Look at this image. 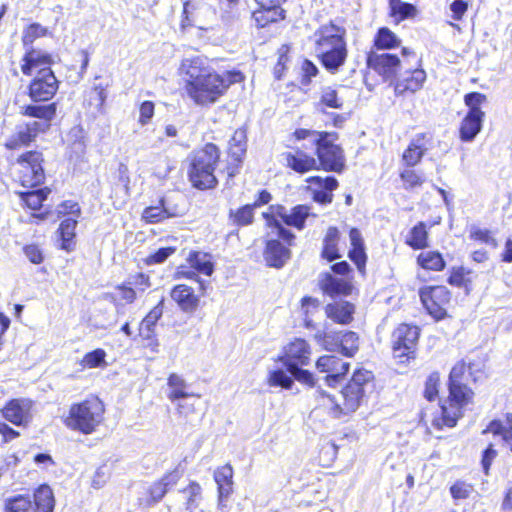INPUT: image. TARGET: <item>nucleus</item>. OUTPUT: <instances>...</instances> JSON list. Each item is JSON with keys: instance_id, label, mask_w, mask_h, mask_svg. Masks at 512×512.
<instances>
[{"instance_id": "f257e3e1", "label": "nucleus", "mask_w": 512, "mask_h": 512, "mask_svg": "<svg viewBox=\"0 0 512 512\" xmlns=\"http://www.w3.org/2000/svg\"><path fill=\"white\" fill-rule=\"evenodd\" d=\"M346 30L333 23L322 25L314 32V50L322 65L336 73L347 58Z\"/></svg>"}, {"instance_id": "f03ea898", "label": "nucleus", "mask_w": 512, "mask_h": 512, "mask_svg": "<svg viewBox=\"0 0 512 512\" xmlns=\"http://www.w3.org/2000/svg\"><path fill=\"white\" fill-rule=\"evenodd\" d=\"M243 79L244 76L240 71H227L223 74L212 71L195 83H186L184 88L195 104L206 106L215 103L230 85L239 83Z\"/></svg>"}, {"instance_id": "7ed1b4c3", "label": "nucleus", "mask_w": 512, "mask_h": 512, "mask_svg": "<svg viewBox=\"0 0 512 512\" xmlns=\"http://www.w3.org/2000/svg\"><path fill=\"white\" fill-rule=\"evenodd\" d=\"M297 140H307L316 146V154L322 168L326 171L339 172L344 167V154L339 145L335 144L338 134L335 132H320L310 129H297L294 132Z\"/></svg>"}, {"instance_id": "20e7f679", "label": "nucleus", "mask_w": 512, "mask_h": 512, "mask_svg": "<svg viewBox=\"0 0 512 512\" xmlns=\"http://www.w3.org/2000/svg\"><path fill=\"white\" fill-rule=\"evenodd\" d=\"M372 373L367 370H357L354 372L351 380L340 392L342 403L335 401L330 394H327L323 389L318 388L316 394L318 397L327 398L333 404V412L335 417L340 414H349L355 412L361 405L368 387L371 386Z\"/></svg>"}, {"instance_id": "39448f33", "label": "nucleus", "mask_w": 512, "mask_h": 512, "mask_svg": "<svg viewBox=\"0 0 512 512\" xmlns=\"http://www.w3.org/2000/svg\"><path fill=\"white\" fill-rule=\"evenodd\" d=\"M219 157V149L212 143L190 155L188 176L195 188L205 190L216 186L217 178L214 171Z\"/></svg>"}, {"instance_id": "423d86ee", "label": "nucleus", "mask_w": 512, "mask_h": 512, "mask_svg": "<svg viewBox=\"0 0 512 512\" xmlns=\"http://www.w3.org/2000/svg\"><path fill=\"white\" fill-rule=\"evenodd\" d=\"M104 404L97 397L73 404L69 409L64 424L83 434H91L101 424L104 418Z\"/></svg>"}, {"instance_id": "0eeeda50", "label": "nucleus", "mask_w": 512, "mask_h": 512, "mask_svg": "<svg viewBox=\"0 0 512 512\" xmlns=\"http://www.w3.org/2000/svg\"><path fill=\"white\" fill-rule=\"evenodd\" d=\"M309 207L306 205H297L288 211L284 206L271 205L268 212L263 213L268 226L276 229L277 236L288 245L292 244L295 236L294 234L284 228L277 218H280L286 225L293 226L302 230L305 225V220L310 215Z\"/></svg>"}, {"instance_id": "6e6552de", "label": "nucleus", "mask_w": 512, "mask_h": 512, "mask_svg": "<svg viewBox=\"0 0 512 512\" xmlns=\"http://www.w3.org/2000/svg\"><path fill=\"white\" fill-rule=\"evenodd\" d=\"M43 155L39 151H27L12 165L13 177L23 187L33 188L44 181Z\"/></svg>"}, {"instance_id": "1a4fd4ad", "label": "nucleus", "mask_w": 512, "mask_h": 512, "mask_svg": "<svg viewBox=\"0 0 512 512\" xmlns=\"http://www.w3.org/2000/svg\"><path fill=\"white\" fill-rule=\"evenodd\" d=\"M420 299L427 312L437 320L446 315L451 294L445 286H425L419 291Z\"/></svg>"}, {"instance_id": "9d476101", "label": "nucleus", "mask_w": 512, "mask_h": 512, "mask_svg": "<svg viewBox=\"0 0 512 512\" xmlns=\"http://www.w3.org/2000/svg\"><path fill=\"white\" fill-rule=\"evenodd\" d=\"M316 338L326 350H339L347 357H353L359 350V337L353 331L317 333Z\"/></svg>"}, {"instance_id": "9b49d317", "label": "nucleus", "mask_w": 512, "mask_h": 512, "mask_svg": "<svg viewBox=\"0 0 512 512\" xmlns=\"http://www.w3.org/2000/svg\"><path fill=\"white\" fill-rule=\"evenodd\" d=\"M58 90V80L50 67L38 70L29 86V95L35 102L48 101Z\"/></svg>"}, {"instance_id": "f8f14e48", "label": "nucleus", "mask_w": 512, "mask_h": 512, "mask_svg": "<svg viewBox=\"0 0 512 512\" xmlns=\"http://www.w3.org/2000/svg\"><path fill=\"white\" fill-rule=\"evenodd\" d=\"M419 337V328L408 324H400L392 334V345L395 357H409L414 353Z\"/></svg>"}, {"instance_id": "ddd939ff", "label": "nucleus", "mask_w": 512, "mask_h": 512, "mask_svg": "<svg viewBox=\"0 0 512 512\" xmlns=\"http://www.w3.org/2000/svg\"><path fill=\"white\" fill-rule=\"evenodd\" d=\"M367 65L384 79L389 80L396 76L402 61L395 54L371 51L367 56Z\"/></svg>"}, {"instance_id": "4468645a", "label": "nucleus", "mask_w": 512, "mask_h": 512, "mask_svg": "<svg viewBox=\"0 0 512 512\" xmlns=\"http://www.w3.org/2000/svg\"><path fill=\"white\" fill-rule=\"evenodd\" d=\"M33 402L27 398L12 399L3 407V417L16 426H27L32 420Z\"/></svg>"}, {"instance_id": "2eb2a0df", "label": "nucleus", "mask_w": 512, "mask_h": 512, "mask_svg": "<svg viewBox=\"0 0 512 512\" xmlns=\"http://www.w3.org/2000/svg\"><path fill=\"white\" fill-rule=\"evenodd\" d=\"M316 369L321 373H326L325 381L328 386H335L341 378L348 372L349 363L344 362L334 355L321 356L316 362Z\"/></svg>"}, {"instance_id": "dca6fc26", "label": "nucleus", "mask_w": 512, "mask_h": 512, "mask_svg": "<svg viewBox=\"0 0 512 512\" xmlns=\"http://www.w3.org/2000/svg\"><path fill=\"white\" fill-rule=\"evenodd\" d=\"M310 354L308 343L304 339L297 338L285 347L284 354L279 360L285 368L289 367V364L308 365Z\"/></svg>"}, {"instance_id": "f3484780", "label": "nucleus", "mask_w": 512, "mask_h": 512, "mask_svg": "<svg viewBox=\"0 0 512 512\" xmlns=\"http://www.w3.org/2000/svg\"><path fill=\"white\" fill-rule=\"evenodd\" d=\"M430 141L431 136L428 133H418L412 138L402 155V159L408 167H413L421 161L428 150L427 144Z\"/></svg>"}, {"instance_id": "a211bd4d", "label": "nucleus", "mask_w": 512, "mask_h": 512, "mask_svg": "<svg viewBox=\"0 0 512 512\" xmlns=\"http://www.w3.org/2000/svg\"><path fill=\"white\" fill-rule=\"evenodd\" d=\"M233 469L229 464H226L218 468L214 472V479L218 485L219 503L218 509L221 512H226V500L232 493L233 485Z\"/></svg>"}, {"instance_id": "6ab92c4d", "label": "nucleus", "mask_w": 512, "mask_h": 512, "mask_svg": "<svg viewBox=\"0 0 512 512\" xmlns=\"http://www.w3.org/2000/svg\"><path fill=\"white\" fill-rule=\"evenodd\" d=\"M425 80L426 72L423 69H413L397 81L395 93L397 95H403L406 92L415 93L423 87Z\"/></svg>"}, {"instance_id": "aec40b11", "label": "nucleus", "mask_w": 512, "mask_h": 512, "mask_svg": "<svg viewBox=\"0 0 512 512\" xmlns=\"http://www.w3.org/2000/svg\"><path fill=\"white\" fill-rule=\"evenodd\" d=\"M181 476L182 473L178 469H175L164 475L160 481L154 483L149 488L150 499L147 501V504L152 505L159 502L167 491L177 484Z\"/></svg>"}, {"instance_id": "412c9836", "label": "nucleus", "mask_w": 512, "mask_h": 512, "mask_svg": "<svg viewBox=\"0 0 512 512\" xmlns=\"http://www.w3.org/2000/svg\"><path fill=\"white\" fill-rule=\"evenodd\" d=\"M181 70L186 76L185 84L195 83L196 80L202 79V77L212 72L206 65L205 59L200 56L184 59L181 64Z\"/></svg>"}, {"instance_id": "4be33fe9", "label": "nucleus", "mask_w": 512, "mask_h": 512, "mask_svg": "<svg viewBox=\"0 0 512 512\" xmlns=\"http://www.w3.org/2000/svg\"><path fill=\"white\" fill-rule=\"evenodd\" d=\"M485 114H479L475 111L467 112L463 118L459 133L463 142H472L482 129Z\"/></svg>"}, {"instance_id": "5701e85b", "label": "nucleus", "mask_w": 512, "mask_h": 512, "mask_svg": "<svg viewBox=\"0 0 512 512\" xmlns=\"http://www.w3.org/2000/svg\"><path fill=\"white\" fill-rule=\"evenodd\" d=\"M290 250L279 240H269L266 245L264 257L271 267L281 268L290 259Z\"/></svg>"}, {"instance_id": "b1692460", "label": "nucleus", "mask_w": 512, "mask_h": 512, "mask_svg": "<svg viewBox=\"0 0 512 512\" xmlns=\"http://www.w3.org/2000/svg\"><path fill=\"white\" fill-rule=\"evenodd\" d=\"M171 298L184 312H193L198 307L199 299L187 285H176L171 291Z\"/></svg>"}, {"instance_id": "393cba45", "label": "nucleus", "mask_w": 512, "mask_h": 512, "mask_svg": "<svg viewBox=\"0 0 512 512\" xmlns=\"http://www.w3.org/2000/svg\"><path fill=\"white\" fill-rule=\"evenodd\" d=\"M321 289L328 295L334 297L339 295H349L352 291V285L343 278H336L329 273L322 276L320 280Z\"/></svg>"}, {"instance_id": "a878e982", "label": "nucleus", "mask_w": 512, "mask_h": 512, "mask_svg": "<svg viewBox=\"0 0 512 512\" xmlns=\"http://www.w3.org/2000/svg\"><path fill=\"white\" fill-rule=\"evenodd\" d=\"M163 315V299L153 307L143 318L139 325V335L145 340H153L155 336V327L158 320Z\"/></svg>"}, {"instance_id": "bb28decb", "label": "nucleus", "mask_w": 512, "mask_h": 512, "mask_svg": "<svg viewBox=\"0 0 512 512\" xmlns=\"http://www.w3.org/2000/svg\"><path fill=\"white\" fill-rule=\"evenodd\" d=\"M286 162L288 167L298 173H305L318 168L317 159L307 155L302 150H297L295 153H288Z\"/></svg>"}, {"instance_id": "cd10ccee", "label": "nucleus", "mask_w": 512, "mask_h": 512, "mask_svg": "<svg viewBox=\"0 0 512 512\" xmlns=\"http://www.w3.org/2000/svg\"><path fill=\"white\" fill-rule=\"evenodd\" d=\"M500 435L505 446L512 452V413H508L504 420H493L483 431L485 433Z\"/></svg>"}, {"instance_id": "c85d7f7f", "label": "nucleus", "mask_w": 512, "mask_h": 512, "mask_svg": "<svg viewBox=\"0 0 512 512\" xmlns=\"http://www.w3.org/2000/svg\"><path fill=\"white\" fill-rule=\"evenodd\" d=\"M23 60L21 69L25 75H31L33 70L49 67L53 63L51 55L40 50L27 52Z\"/></svg>"}, {"instance_id": "c756f323", "label": "nucleus", "mask_w": 512, "mask_h": 512, "mask_svg": "<svg viewBox=\"0 0 512 512\" xmlns=\"http://www.w3.org/2000/svg\"><path fill=\"white\" fill-rule=\"evenodd\" d=\"M326 314L338 323L347 324L353 319L354 305L346 301L329 304L326 307Z\"/></svg>"}, {"instance_id": "7c9ffc66", "label": "nucleus", "mask_w": 512, "mask_h": 512, "mask_svg": "<svg viewBox=\"0 0 512 512\" xmlns=\"http://www.w3.org/2000/svg\"><path fill=\"white\" fill-rule=\"evenodd\" d=\"M190 267L205 276H211L214 272L212 256L201 251H193L187 259Z\"/></svg>"}, {"instance_id": "2f4dec72", "label": "nucleus", "mask_w": 512, "mask_h": 512, "mask_svg": "<svg viewBox=\"0 0 512 512\" xmlns=\"http://www.w3.org/2000/svg\"><path fill=\"white\" fill-rule=\"evenodd\" d=\"M34 503L37 512H53L55 500L52 489L41 485L34 493Z\"/></svg>"}, {"instance_id": "473e14b6", "label": "nucleus", "mask_w": 512, "mask_h": 512, "mask_svg": "<svg viewBox=\"0 0 512 512\" xmlns=\"http://www.w3.org/2000/svg\"><path fill=\"white\" fill-rule=\"evenodd\" d=\"M31 131V128L24 124L18 125L15 132L5 142V147L10 150H16L28 145L34 140Z\"/></svg>"}, {"instance_id": "72a5a7b5", "label": "nucleus", "mask_w": 512, "mask_h": 512, "mask_svg": "<svg viewBox=\"0 0 512 512\" xmlns=\"http://www.w3.org/2000/svg\"><path fill=\"white\" fill-rule=\"evenodd\" d=\"M339 240V231L336 227H329L323 240L322 256L328 261H333L340 257L338 254L337 243Z\"/></svg>"}, {"instance_id": "f704fd0d", "label": "nucleus", "mask_w": 512, "mask_h": 512, "mask_svg": "<svg viewBox=\"0 0 512 512\" xmlns=\"http://www.w3.org/2000/svg\"><path fill=\"white\" fill-rule=\"evenodd\" d=\"M417 263L422 268L432 271H442L446 265L442 255L437 251L421 252L417 257Z\"/></svg>"}, {"instance_id": "c9c22d12", "label": "nucleus", "mask_w": 512, "mask_h": 512, "mask_svg": "<svg viewBox=\"0 0 512 512\" xmlns=\"http://www.w3.org/2000/svg\"><path fill=\"white\" fill-rule=\"evenodd\" d=\"M247 136L244 129H237L229 141V153L235 161H241L246 153Z\"/></svg>"}, {"instance_id": "e433bc0d", "label": "nucleus", "mask_w": 512, "mask_h": 512, "mask_svg": "<svg viewBox=\"0 0 512 512\" xmlns=\"http://www.w3.org/2000/svg\"><path fill=\"white\" fill-rule=\"evenodd\" d=\"M284 18V10L282 8H263L253 12V19L259 27H265L269 23L277 22Z\"/></svg>"}, {"instance_id": "4c0bfd02", "label": "nucleus", "mask_w": 512, "mask_h": 512, "mask_svg": "<svg viewBox=\"0 0 512 512\" xmlns=\"http://www.w3.org/2000/svg\"><path fill=\"white\" fill-rule=\"evenodd\" d=\"M460 416V408L457 407V405L450 403L449 408L445 406L441 407V417L434 418L432 420V425L438 429H441L442 426L454 427Z\"/></svg>"}, {"instance_id": "58836bf2", "label": "nucleus", "mask_w": 512, "mask_h": 512, "mask_svg": "<svg viewBox=\"0 0 512 512\" xmlns=\"http://www.w3.org/2000/svg\"><path fill=\"white\" fill-rule=\"evenodd\" d=\"M168 399L175 403L177 400H181V398L185 396H189L190 393L187 392V383L186 381L178 374L172 373L168 378Z\"/></svg>"}, {"instance_id": "ea45409f", "label": "nucleus", "mask_w": 512, "mask_h": 512, "mask_svg": "<svg viewBox=\"0 0 512 512\" xmlns=\"http://www.w3.org/2000/svg\"><path fill=\"white\" fill-rule=\"evenodd\" d=\"M22 113L26 116L39 118L45 122H49L56 114V104L50 103L47 105H27L23 107Z\"/></svg>"}, {"instance_id": "a19ab883", "label": "nucleus", "mask_w": 512, "mask_h": 512, "mask_svg": "<svg viewBox=\"0 0 512 512\" xmlns=\"http://www.w3.org/2000/svg\"><path fill=\"white\" fill-rule=\"evenodd\" d=\"M449 392L451 403L459 408L468 404L473 397L472 390L462 383H449Z\"/></svg>"}, {"instance_id": "79ce46f5", "label": "nucleus", "mask_w": 512, "mask_h": 512, "mask_svg": "<svg viewBox=\"0 0 512 512\" xmlns=\"http://www.w3.org/2000/svg\"><path fill=\"white\" fill-rule=\"evenodd\" d=\"M374 45L378 50L392 49L400 45V40L389 28L382 27L375 36Z\"/></svg>"}, {"instance_id": "37998d69", "label": "nucleus", "mask_w": 512, "mask_h": 512, "mask_svg": "<svg viewBox=\"0 0 512 512\" xmlns=\"http://www.w3.org/2000/svg\"><path fill=\"white\" fill-rule=\"evenodd\" d=\"M427 239L426 225L423 222H419L411 229L406 243L413 249H423L428 245Z\"/></svg>"}, {"instance_id": "c03bdc74", "label": "nucleus", "mask_w": 512, "mask_h": 512, "mask_svg": "<svg viewBox=\"0 0 512 512\" xmlns=\"http://www.w3.org/2000/svg\"><path fill=\"white\" fill-rule=\"evenodd\" d=\"M202 488L197 482H190V484L180 491L183 499L185 500L186 510L193 512L199 505L201 500Z\"/></svg>"}, {"instance_id": "a18cd8bd", "label": "nucleus", "mask_w": 512, "mask_h": 512, "mask_svg": "<svg viewBox=\"0 0 512 512\" xmlns=\"http://www.w3.org/2000/svg\"><path fill=\"white\" fill-rule=\"evenodd\" d=\"M391 16L397 21H402L416 15V8L413 4L403 2L402 0H389Z\"/></svg>"}, {"instance_id": "49530a36", "label": "nucleus", "mask_w": 512, "mask_h": 512, "mask_svg": "<svg viewBox=\"0 0 512 512\" xmlns=\"http://www.w3.org/2000/svg\"><path fill=\"white\" fill-rule=\"evenodd\" d=\"M76 226L77 220L73 218H66L60 223L58 230L62 239L61 246L67 251L72 249Z\"/></svg>"}, {"instance_id": "de8ad7c7", "label": "nucleus", "mask_w": 512, "mask_h": 512, "mask_svg": "<svg viewBox=\"0 0 512 512\" xmlns=\"http://www.w3.org/2000/svg\"><path fill=\"white\" fill-rule=\"evenodd\" d=\"M267 384L270 387H281L283 389H291L294 385L292 375H288L283 369L271 370L268 373Z\"/></svg>"}, {"instance_id": "09e8293b", "label": "nucleus", "mask_w": 512, "mask_h": 512, "mask_svg": "<svg viewBox=\"0 0 512 512\" xmlns=\"http://www.w3.org/2000/svg\"><path fill=\"white\" fill-rule=\"evenodd\" d=\"M50 190L47 188L33 191L20 192L19 195L23 202L32 210H38L43 201L47 198Z\"/></svg>"}, {"instance_id": "8fccbe9b", "label": "nucleus", "mask_w": 512, "mask_h": 512, "mask_svg": "<svg viewBox=\"0 0 512 512\" xmlns=\"http://www.w3.org/2000/svg\"><path fill=\"white\" fill-rule=\"evenodd\" d=\"M309 185L307 186V190L310 191L311 195L318 193L325 188L328 190H335L338 186V181L334 177H326L322 178L320 176L310 177L307 179Z\"/></svg>"}, {"instance_id": "3c124183", "label": "nucleus", "mask_w": 512, "mask_h": 512, "mask_svg": "<svg viewBox=\"0 0 512 512\" xmlns=\"http://www.w3.org/2000/svg\"><path fill=\"white\" fill-rule=\"evenodd\" d=\"M254 206L252 204H247L236 211L230 210V218L233 223L238 226H247L252 224L254 219Z\"/></svg>"}, {"instance_id": "603ef678", "label": "nucleus", "mask_w": 512, "mask_h": 512, "mask_svg": "<svg viewBox=\"0 0 512 512\" xmlns=\"http://www.w3.org/2000/svg\"><path fill=\"white\" fill-rule=\"evenodd\" d=\"M32 507L29 497L17 495L5 500L6 512H28Z\"/></svg>"}, {"instance_id": "864d4df0", "label": "nucleus", "mask_w": 512, "mask_h": 512, "mask_svg": "<svg viewBox=\"0 0 512 512\" xmlns=\"http://www.w3.org/2000/svg\"><path fill=\"white\" fill-rule=\"evenodd\" d=\"M302 366L303 365L289 364V367H287L286 370L292 375L294 380L313 387L315 382L312 373L308 370L302 369Z\"/></svg>"}, {"instance_id": "5fc2aeb1", "label": "nucleus", "mask_w": 512, "mask_h": 512, "mask_svg": "<svg viewBox=\"0 0 512 512\" xmlns=\"http://www.w3.org/2000/svg\"><path fill=\"white\" fill-rule=\"evenodd\" d=\"M193 398H195V395L194 394H189V396H185L183 398H181V400H177L175 402L176 404V410H177V413L181 416V417H184V418H189L192 414L195 413V403H196V400ZM196 398H199V396H196Z\"/></svg>"}, {"instance_id": "6e6d98bb", "label": "nucleus", "mask_w": 512, "mask_h": 512, "mask_svg": "<svg viewBox=\"0 0 512 512\" xmlns=\"http://www.w3.org/2000/svg\"><path fill=\"white\" fill-rule=\"evenodd\" d=\"M400 178L403 181L406 190L419 187L423 184V177L412 169H405L400 173Z\"/></svg>"}, {"instance_id": "4d7b16f0", "label": "nucleus", "mask_w": 512, "mask_h": 512, "mask_svg": "<svg viewBox=\"0 0 512 512\" xmlns=\"http://www.w3.org/2000/svg\"><path fill=\"white\" fill-rule=\"evenodd\" d=\"M470 238L496 248L498 243L496 239L491 235V232L487 229H481L477 226L470 228Z\"/></svg>"}, {"instance_id": "13d9d810", "label": "nucleus", "mask_w": 512, "mask_h": 512, "mask_svg": "<svg viewBox=\"0 0 512 512\" xmlns=\"http://www.w3.org/2000/svg\"><path fill=\"white\" fill-rule=\"evenodd\" d=\"M486 101V96L479 92H471L465 95L464 103L467 107H469L468 112H477L479 114H485L480 106Z\"/></svg>"}, {"instance_id": "bf43d9fd", "label": "nucleus", "mask_w": 512, "mask_h": 512, "mask_svg": "<svg viewBox=\"0 0 512 512\" xmlns=\"http://www.w3.org/2000/svg\"><path fill=\"white\" fill-rule=\"evenodd\" d=\"M127 284L134 288L137 293H144L151 286L149 276L144 273L131 275L127 280Z\"/></svg>"}, {"instance_id": "052dcab7", "label": "nucleus", "mask_w": 512, "mask_h": 512, "mask_svg": "<svg viewBox=\"0 0 512 512\" xmlns=\"http://www.w3.org/2000/svg\"><path fill=\"white\" fill-rule=\"evenodd\" d=\"M160 205L163 209L166 219L181 217L185 214L183 207H180L178 203H173L169 198H163L160 200Z\"/></svg>"}, {"instance_id": "680f3d73", "label": "nucleus", "mask_w": 512, "mask_h": 512, "mask_svg": "<svg viewBox=\"0 0 512 512\" xmlns=\"http://www.w3.org/2000/svg\"><path fill=\"white\" fill-rule=\"evenodd\" d=\"M440 382L439 374L434 372L429 375L425 383L424 396L427 400L433 401L438 395V386Z\"/></svg>"}, {"instance_id": "e2e57ef3", "label": "nucleus", "mask_w": 512, "mask_h": 512, "mask_svg": "<svg viewBox=\"0 0 512 512\" xmlns=\"http://www.w3.org/2000/svg\"><path fill=\"white\" fill-rule=\"evenodd\" d=\"M106 353L103 349H96L92 352L87 353L82 363L84 366H87L89 368H96L99 367L102 363L105 361Z\"/></svg>"}, {"instance_id": "0e129e2a", "label": "nucleus", "mask_w": 512, "mask_h": 512, "mask_svg": "<svg viewBox=\"0 0 512 512\" xmlns=\"http://www.w3.org/2000/svg\"><path fill=\"white\" fill-rule=\"evenodd\" d=\"M321 102L331 108H341L342 102L338 99L336 90L326 87L322 90Z\"/></svg>"}, {"instance_id": "69168bd1", "label": "nucleus", "mask_w": 512, "mask_h": 512, "mask_svg": "<svg viewBox=\"0 0 512 512\" xmlns=\"http://www.w3.org/2000/svg\"><path fill=\"white\" fill-rule=\"evenodd\" d=\"M142 217L145 221L149 223H158L166 219L161 205L147 207L143 211Z\"/></svg>"}, {"instance_id": "338daca9", "label": "nucleus", "mask_w": 512, "mask_h": 512, "mask_svg": "<svg viewBox=\"0 0 512 512\" xmlns=\"http://www.w3.org/2000/svg\"><path fill=\"white\" fill-rule=\"evenodd\" d=\"M45 33L46 28L42 27L40 24H31L24 32L23 43L25 45L32 44L36 38L45 35Z\"/></svg>"}, {"instance_id": "774afa93", "label": "nucleus", "mask_w": 512, "mask_h": 512, "mask_svg": "<svg viewBox=\"0 0 512 512\" xmlns=\"http://www.w3.org/2000/svg\"><path fill=\"white\" fill-rule=\"evenodd\" d=\"M349 258L356 264L358 270L363 274L367 260L365 247L351 248L349 251Z\"/></svg>"}]
</instances>
